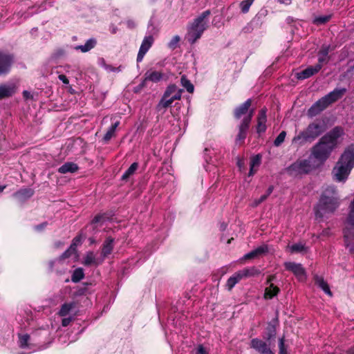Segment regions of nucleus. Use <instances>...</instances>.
<instances>
[{
	"instance_id": "nucleus-53",
	"label": "nucleus",
	"mask_w": 354,
	"mask_h": 354,
	"mask_svg": "<svg viewBox=\"0 0 354 354\" xmlns=\"http://www.w3.org/2000/svg\"><path fill=\"white\" fill-rule=\"evenodd\" d=\"M71 321H72L71 317L64 318L62 322V325L64 327L67 326L69 325V324L71 322Z\"/></svg>"
},
{
	"instance_id": "nucleus-49",
	"label": "nucleus",
	"mask_w": 354,
	"mask_h": 354,
	"mask_svg": "<svg viewBox=\"0 0 354 354\" xmlns=\"http://www.w3.org/2000/svg\"><path fill=\"white\" fill-rule=\"evenodd\" d=\"M126 24L127 27L130 29H133L136 26V23L133 19H128Z\"/></svg>"
},
{
	"instance_id": "nucleus-55",
	"label": "nucleus",
	"mask_w": 354,
	"mask_h": 354,
	"mask_svg": "<svg viewBox=\"0 0 354 354\" xmlns=\"http://www.w3.org/2000/svg\"><path fill=\"white\" fill-rule=\"evenodd\" d=\"M275 335V330L274 328H272L268 335V339H270L272 337H273Z\"/></svg>"
},
{
	"instance_id": "nucleus-1",
	"label": "nucleus",
	"mask_w": 354,
	"mask_h": 354,
	"mask_svg": "<svg viewBox=\"0 0 354 354\" xmlns=\"http://www.w3.org/2000/svg\"><path fill=\"white\" fill-rule=\"evenodd\" d=\"M344 134L342 128L336 127L322 136L311 150L310 158L323 164L337 146L338 139Z\"/></svg>"
},
{
	"instance_id": "nucleus-58",
	"label": "nucleus",
	"mask_w": 354,
	"mask_h": 354,
	"mask_svg": "<svg viewBox=\"0 0 354 354\" xmlns=\"http://www.w3.org/2000/svg\"><path fill=\"white\" fill-rule=\"evenodd\" d=\"M273 189H274L273 186H272V185H271V186H270V187H268V190H267V192H266V194L268 196H269L271 194V193L272 192Z\"/></svg>"
},
{
	"instance_id": "nucleus-26",
	"label": "nucleus",
	"mask_w": 354,
	"mask_h": 354,
	"mask_svg": "<svg viewBox=\"0 0 354 354\" xmlns=\"http://www.w3.org/2000/svg\"><path fill=\"white\" fill-rule=\"evenodd\" d=\"M315 283L327 295L331 296L332 292L330 290L328 283L324 280L323 277L318 275H315Z\"/></svg>"
},
{
	"instance_id": "nucleus-10",
	"label": "nucleus",
	"mask_w": 354,
	"mask_h": 354,
	"mask_svg": "<svg viewBox=\"0 0 354 354\" xmlns=\"http://www.w3.org/2000/svg\"><path fill=\"white\" fill-rule=\"evenodd\" d=\"M250 347L260 354H274L266 342L259 338H254L251 340Z\"/></svg>"
},
{
	"instance_id": "nucleus-51",
	"label": "nucleus",
	"mask_w": 354,
	"mask_h": 354,
	"mask_svg": "<svg viewBox=\"0 0 354 354\" xmlns=\"http://www.w3.org/2000/svg\"><path fill=\"white\" fill-rule=\"evenodd\" d=\"M196 354H208L207 351L205 349L203 345L198 346Z\"/></svg>"
},
{
	"instance_id": "nucleus-40",
	"label": "nucleus",
	"mask_w": 354,
	"mask_h": 354,
	"mask_svg": "<svg viewBox=\"0 0 354 354\" xmlns=\"http://www.w3.org/2000/svg\"><path fill=\"white\" fill-rule=\"evenodd\" d=\"M82 235H79V236H77L76 237H75L73 240V242L71 245V250H73V252H75L76 251V248L81 245L82 243Z\"/></svg>"
},
{
	"instance_id": "nucleus-57",
	"label": "nucleus",
	"mask_w": 354,
	"mask_h": 354,
	"mask_svg": "<svg viewBox=\"0 0 354 354\" xmlns=\"http://www.w3.org/2000/svg\"><path fill=\"white\" fill-rule=\"evenodd\" d=\"M100 65L104 68V69H106V66H108V64L106 63L105 60L104 59H101L100 60Z\"/></svg>"
},
{
	"instance_id": "nucleus-37",
	"label": "nucleus",
	"mask_w": 354,
	"mask_h": 354,
	"mask_svg": "<svg viewBox=\"0 0 354 354\" xmlns=\"http://www.w3.org/2000/svg\"><path fill=\"white\" fill-rule=\"evenodd\" d=\"M254 250L256 252L257 257H259L269 252V247L266 244H262L255 248Z\"/></svg>"
},
{
	"instance_id": "nucleus-22",
	"label": "nucleus",
	"mask_w": 354,
	"mask_h": 354,
	"mask_svg": "<svg viewBox=\"0 0 354 354\" xmlns=\"http://www.w3.org/2000/svg\"><path fill=\"white\" fill-rule=\"evenodd\" d=\"M330 46L328 45H324L322 46L320 50L318 53V63L322 64V66L324 64L328 63L329 60V57L328 56L329 53Z\"/></svg>"
},
{
	"instance_id": "nucleus-12",
	"label": "nucleus",
	"mask_w": 354,
	"mask_h": 354,
	"mask_svg": "<svg viewBox=\"0 0 354 354\" xmlns=\"http://www.w3.org/2000/svg\"><path fill=\"white\" fill-rule=\"evenodd\" d=\"M103 257H97L96 254L92 252H87L82 259V264L86 266H98L103 263Z\"/></svg>"
},
{
	"instance_id": "nucleus-56",
	"label": "nucleus",
	"mask_w": 354,
	"mask_h": 354,
	"mask_svg": "<svg viewBox=\"0 0 354 354\" xmlns=\"http://www.w3.org/2000/svg\"><path fill=\"white\" fill-rule=\"evenodd\" d=\"M275 279V276L274 275H270L268 277L267 279V282L266 283L268 285H270V283H272V281H274Z\"/></svg>"
},
{
	"instance_id": "nucleus-5",
	"label": "nucleus",
	"mask_w": 354,
	"mask_h": 354,
	"mask_svg": "<svg viewBox=\"0 0 354 354\" xmlns=\"http://www.w3.org/2000/svg\"><path fill=\"white\" fill-rule=\"evenodd\" d=\"M324 131V124L320 122H313L294 136L292 144L296 147H301L307 142H312Z\"/></svg>"
},
{
	"instance_id": "nucleus-15",
	"label": "nucleus",
	"mask_w": 354,
	"mask_h": 354,
	"mask_svg": "<svg viewBox=\"0 0 354 354\" xmlns=\"http://www.w3.org/2000/svg\"><path fill=\"white\" fill-rule=\"evenodd\" d=\"M328 107L324 99L322 97L315 102L308 111V115L315 117Z\"/></svg>"
},
{
	"instance_id": "nucleus-24",
	"label": "nucleus",
	"mask_w": 354,
	"mask_h": 354,
	"mask_svg": "<svg viewBox=\"0 0 354 354\" xmlns=\"http://www.w3.org/2000/svg\"><path fill=\"white\" fill-rule=\"evenodd\" d=\"M180 95L176 94V95H171L169 97H166L165 95H163L162 99L160 100L158 107L159 108H167L171 106V104L173 103L174 100H180Z\"/></svg>"
},
{
	"instance_id": "nucleus-8",
	"label": "nucleus",
	"mask_w": 354,
	"mask_h": 354,
	"mask_svg": "<svg viewBox=\"0 0 354 354\" xmlns=\"http://www.w3.org/2000/svg\"><path fill=\"white\" fill-rule=\"evenodd\" d=\"M284 266L286 270L291 271L299 281H304L306 279V271L301 263L286 262Z\"/></svg>"
},
{
	"instance_id": "nucleus-7",
	"label": "nucleus",
	"mask_w": 354,
	"mask_h": 354,
	"mask_svg": "<svg viewBox=\"0 0 354 354\" xmlns=\"http://www.w3.org/2000/svg\"><path fill=\"white\" fill-rule=\"evenodd\" d=\"M15 63L13 54L0 50V76L8 74Z\"/></svg>"
},
{
	"instance_id": "nucleus-18",
	"label": "nucleus",
	"mask_w": 354,
	"mask_h": 354,
	"mask_svg": "<svg viewBox=\"0 0 354 354\" xmlns=\"http://www.w3.org/2000/svg\"><path fill=\"white\" fill-rule=\"evenodd\" d=\"M267 121L266 109H262L259 113L257 118V130L259 133H263L266 130V122Z\"/></svg>"
},
{
	"instance_id": "nucleus-39",
	"label": "nucleus",
	"mask_w": 354,
	"mask_h": 354,
	"mask_svg": "<svg viewBox=\"0 0 354 354\" xmlns=\"http://www.w3.org/2000/svg\"><path fill=\"white\" fill-rule=\"evenodd\" d=\"M286 136V132L284 131H281L274 141V146H276V147L280 146L284 142Z\"/></svg>"
},
{
	"instance_id": "nucleus-30",
	"label": "nucleus",
	"mask_w": 354,
	"mask_h": 354,
	"mask_svg": "<svg viewBox=\"0 0 354 354\" xmlns=\"http://www.w3.org/2000/svg\"><path fill=\"white\" fill-rule=\"evenodd\" d=\"M241 279H242V278L239 272H235L232 276H231L226 283V287L228 290H231Z\"/></svg>"
},
{
	"instance_id": "nucleus-46",
	"label": "nucleus",
	"mask_w": 354,
	"mask_h": 354,
	"mask_svg": "<svg viewBox=\"0 0 354 354\" xmlns=\"http://www.w3.org/2000/svg\"><path fill=\"white\" fill-rule=\"evenodd\" d=\"M329 19H330L329 16L319 17L315 19V21L317 24H324V23L327 22L329 20Z\"/></svg>"
},
{
	"instance_id": "nucleus-31",
	"label": "nucleus",
	"mask_w": 354,
	"mask_h": 354,
	"mask_svg": "<svg viewBox=\"0 0 354 354\" xmlns=\"http://www.w3.org/2000/svg\"><path fill=\"white\" fill-rule=\"evenodd\" d=\"M183 90L180 88H178L177 86L175 84H170L167 86L166 88V91L164 93V95L166 97H169L171 95H176V94L180 95V98H181V94H182Z\"/></svg>"
},
{
	"instance_id": "nucleus-16",
	"label": "nucleus",
	"mask_w": 354,
	"mask_h": 354,
	"mask_svg": "<svg viewBox=\"0 0 354 354\" xmlns=\"http://www.w3.org/2000/svg\"><path fill=\"white\" fill-rule=\"evenodd\" d=\"M321 68H322V64H317L314 66H309L307 68L303 70L302 71L297 73V77L299 80L307 79V78L313 76V75L316 74L317 73H318Z\"/></svg>"
},
{
	"instance_id": "nucleus-41",
	"label": "nucleus",
	"mask_w": 354,
	"mask_h": 354,
	"mask_svg": "<svg viewBox=\"0 0 354 354\" xmlns=\"http://www.w3.org/2000/svg\"><path fill=\"white\" fill-rule=\"evenodd\" d=\"M180 39V38L178 35L173 37L171 41L168 43V47L173 50L176 48Z\"/></svg>"
},
{
	"instance_id": "nucleus-44",
	"label": "nucleus",
	"mask_w": 354,
	"mask_h": 354,
	"mask_svg": "<svg viewBox=\"0 0 354 354\" xmlns=\"http://www.w3.org/2000/svg\"><path fill=\"white\" fill-rule=\"evenodd\" d=\"M256 258H258V257L256 254V252H254V250H253L251 252L245 254L243 256V259L248 260V259H256Z\"/></svg>"
},
{
	"instance_id": "nucleus-64",
	"label": "nucleus",
	"mask_w": 354,
	"mask_h": 354,
	"mask_svg": "<svg viewBox=\"0 0 354 354\" xmlns=\"http://www.w3.org/2000/svg\"><path fill=\"white\" fill-rule=\"evenodd\" d=\"M322 234L324 236H328L329 234V230H323Z\"/></svg>"
},
{
	"instance_id": "nucleus-63",
	"label": "nucleus",
	"mask_w": 354,
	"mask_h": 354,
	"mask_svg": "<svg viewBox=\"0 0 354 354\" xmlns=\"http://www.w3.org/2000/svg\"><path fill=\"white\" fill-rule=\"evenodd\" d=\"M268 196L265 194L263 195H262L259 199H260V201H262L263 202Z\"/></svg>"
},
{
	"instance_id": "nucleus-38",
	"label": "nucleus",
	"mask_w": 354,
	"mask_h": 354,
	"mask_svg": "<svg viewBox=\"0 0 354 354\" xmlns=\"http://www.w3.org/2000/svg\"><path fill=\"white\" fill-rule=\"evenodd\" d=\"M252 4V0H244L240 3V8L243 13L248 12L250 7Z\"/></svg>"
},
{
	"instance_id": "nucleus-52",
	"label": "nucleus",
	"mask_w": 354,
	"mask_h": 354,
	"mask_svg": "<svg viewBox=\"0 0 354 354\" xmlns=\"http://www.w3.org/2000/svg\"><path fill=\"white\" fill-rule=\"evenodd\" d=\"M23 339H24V350L25 349V348L26 346H28L29 344V341H30V336L28 335H24V337H23Z\"/></svg>"
},
{
	"instance_id": "nucleus-4",
	"label": "nucleus",
	"mask_w": 354,
	"mask_h": 354,
	"mask_svg": "<svg viewBox=\"0 0 354 354\" xmlns=\"http://www.w3.org/2000/svg\"><path fill=\"white\" fill-rule=\"evenodd\" d=\"M211 12L209 10L203 12L189 24L186 35L187 40L192 44L201 38L203 32L208 28L209 17Z\"/></svg>"
},
{
	"instance_id": "nucleus-54",
	"label": "nucleus",
	"mask_w": 354,
	"mask_h": 354,
	"mask_svg": "<svg viewBox=\"0 0 354 354\" xmlns=\"http://www.w3.org/2000/svg\"><path fill=\"white\" fill-rule=\"evenodd\" d=\"M58 78L60 81H62L65 84H68L69 83L68 78L64 75H59L58 76Z\"/></svg>"
},
{
	"instance_id": "nucleus-61",
	"label": "nucleus",
	"mask_w": 354,
	"mask_h": 354,
	"mask_svg": "<svg viewBox=\"0 0 354 354\" xmlns=\"http://www.w3.org/2000/svg\"><path fill=\"white\" fill-rule=\"evenodd\" d=\"M262 203V201H260V199H255L253 202V206L254 207H257L258 206L259 204H261Z\"/></svg>"
},
{
	"instance_id": "nucleus-59",
	"label": "nucleus",
	"mask_w": 354,
	"mask_h": 354,
	"mask_svg": "<svg viewBox=\"0 0 354 354\" xmlns=\"http://www.w3.org/2000/svg\"><path fill=\"white\" fill-rule=\"evenodd\" d=\"M18 338H19V344L20 346H22V333H18Z\"/></svg>"
},
{
	"instance_id": "nucleus-28",
	"label": "nucleus",
	"mask_w": 354,
	"mask_h": 354,
	"mask_svg": "<svg viewBox=\"0 0 354 354\" xmlns=\"http://www.w3.org/2000/svg\"><path fill=\"white\" fill-rule=\"evenodd\" d=\"M241 278L254 277L260 274L259 270L255 267L245 268L239 271Z\"/></svg>"
},
{
	"instance_id": "nucleus-6",
	"label": "nucleus",
	"mask_w": 354,
	"mask_h": 354,
	"mask_svg": "<svg viewBox=\"0 0 354 354\" xmlns=\"http://www.w3.org/2000/svg\"><path fill=\"white\" fill-rule=\"evenodd\" d=\"M313 167L308 160H298L287 169V173L292 176L306 174L312 170Z\"/></svg>"
},
{
	"instance_id": "nucleus-47",
	"label": "nucleus",
	"mask_w": 354,
	"mask_h": 354,
	"mask_svg": "<svg viewBox=\"0 0 354 354\" xmlns=\"http://www.w3.org/2000/svg\"><path fill=\"white\" fill-rule=\"evenodd\" d=\"M104 216L102 215H97L96 216H95V218H93V220L92 221V225H95L102 221H104Z\"/></svg>"
},
{
	"instance_id": "nucleus-9",
	"label": "nucleus",
	"mask_w": 354,
	"mask_h": 354,
	"mask_svg": "<svg viewBox=\"0 0 354 354\" xmlns=\"http://www.w3.org/2000/svg\"><path fill=\"white\" fill-rule=\"evenodd\" d=\"M254 114V110H250L248 114L243 119L239 127V133L236 140L239 141L243 140L246 137V133L249 128L250 123Z\"/></svg>"
},
{
	"instance_id": "nucleus-3",
	"label": "nucleus",
	"mask_w": 354,
	"mask_h": 354,
	"mask_svg": "<svg viewBox=\"0 0 354 354\" xmlns=\"http://www.w3.org/2000/svg\"><path fill=\"white\" fill-rule=\"evenodd\" d=\"M354 167V145H351L344 150L339 160L333 169L335 180L345 181Z\"/></svg>"
},
{
	"instance_id": "nucleus-35",
	"label": "nucleus",
	"mask_w": 354,
	"mask_h": 354,
	"mask_svg": "<svg viewBox=\"0 0 354 354\" xmlns=\"http://www.w3.org/2000/svg\"><path fill=\"white\" fill-rule=\"evenodd\" d=\"M138 167V164L137 162H133V164H131V165L122 176V180H127L132 174H134V172L137 170Z\"/></svg>"
},
{
	"instance_id": "nucleus-32",
	"label": "nucleus",
	"mask_w": 354,
	"mask_h": 354,
	"mask_svg": "<svg viewBox=\"0 0 354 354\" xmlns=\"http://www.w3.org/2000/svg\"><path fill=\"white\" fill-rule=\"evenodd\" d=\"M287 248L291 253H301L307 250L305 244L302 243H297L291 245H288Z\"/></svg>"
},
{
	"instance_id": "nucleus-14",
	"label": "nucleus",
	"mask_w": 354,
	"mask_h": 354,
	"mask_svg": "<svg viewBox=\"0 0 354 354\" xmlns=\"http://www.w3.org/2000/svg\"><path fill=\"white\" fill-rule=\"evenodd\" d=\"M17 90L18 87L14 83L1 84L0 100L12 97L17 93Z\"/></svg>"
},
{
	"instance_id": "nucleus-21",
	"label": "nucleus",
	"mask_w": 354,
	"mask_h": 354,
	"mask_svg": "<svg viewBox=\"0 0 354 354\" xmlns=\"http://www.w3.org/2000/svg\"><path fill=\"white\" fill-rule=\"evenodd\" d=\"M165 75L159 71H148L145 74V80L153 82H158L164 79Z\"/></svg>"
},
{
	"instance_id": "nucleus-23",
	"label": "nucleus",
	"mask_w": 354,
	"mask_h": 354,
	"mask_svg": "<svg viewBox=\"0 0 354 354\" xmlns=\"http://www.w3.org/2000/svg\"><path fill=\"white\" fill-rule=\"evenodd\" d=\"M77 170L78 166L77 164L72 162H67L59 167L58 172L64 174L67 173H75Z\"/></svg>"
},
{
	"instance_id": "nucleus-36",
	"label": "nucleus",
	"mask_w": 354,
	"mask_h": 354,
	"mask_svg": "<svg viewBox=\"0 0 354 354\" xmlns=\"http://www.w3.org/2000/svg\"><path fill=\"white\" fill-rule=\"evenodd\" d=\"M180 82L182 86L186 88V90L189 93H193L194 87L193 84L191 83V82L187 79V77L185 75H183L180 79Z\"/></svg>"
},
{
	"instance_id": "nucleus-50",
	"label": "nucleus",
	"mask_w": 354,
	"mask_h": 354,
	"mask_svg": "<svg viewBox=\"0 0 354 354\" xmlns=\"http://www.w3.org/2000/svg\"><path fill=\"white\" fill-rule=\"evenodd\" d=\"M75 252H73L72 250H71V247L66 250L65 251L62 255V259H65V258H68L73 253H75Z\"/></svg>"
},
{
	"instance_id": "nucleus-2",
	"label": "nucleus",
	"mask_w": 354,
	"mask_h": 354,
	"mask_svg": "<svg viewBox=\"0 0 354 354\" xmlns=\"http://www.w3.org/2000/svg\"><path fill=\"white\" fill-rule=\"evenodd\" d=\"M339 198L334 187H328L322 193L319 203L315 207L316 218H322L333 213L339 207Z\"/></svg>"
},
{
	"instance_id": "nucleus-48",
	"label": "nucleus",
	"mask_w": 354,
	"mask_h": 354,
	"mask_svg": "<svg viewBox=\"0 0 354 354\" xmlns=\"http://www.w3.org/2000/svg\"><path fill=\"white\" fill-rule=\"evenodd\" d=\"M34 191L32 189H24V198H30L33 195Z\"/></svg>"
},
{
	"instance_id": "nucleus-25",
	"label": "nucleus",
	"mask_w": 354,
	"mask_h": 354,
	"mask_svg": "<svg viewBox=\"0 0 354 354\" xmlns=\"http://www.w3.org/2000/svg\"><path fill=\"white\" fill-rule=\"evenodd\" d=\"M97 44V41L94 38H91L86 41L84 45L76 46L75 49L81 50L82 53H86L93 49Z\"/></svg>"
},
{
	"instance_id": "nucleus-20",
	"label": "nucleus",
	"mask_w": 354,
	"mask_h": 354,
	"mask_svg": "<svg viewBox=\"0 0 354 354\" xmlns=\"http://www.w3.org/2000/svg\"><path fill=\"white\" fill-rule=\"evenodd\" d=\"M252 101L250 99L247 100L244 103L238 106L234 111V116L236 119H239L243 115L250 112L249 108L251 106Z\"/></svg>"
},
{
	"instance_id": "nucleus-19",
	"label": "nucleus",
	"mask_w": 354,
	"mask_h": 354,
	"mask_svg": "<svg viewBox=\"0 0 354 354\" xmlns=\"http://www.w3.org/2000/svg\"><path fill=\"white\" fill-rule=\"evenodd\" d=\"M113 239L109 237L103 243L100 257H103V261L113 251Z\"/></svg>"
},
{
	"instance_id": "nucleus-42",
	"label": "nucleus",
	"mask_w": 354,
	"mask_h": 354,
	"mask_svg": "<svg viewBox=\"0 0 354 354\" xmlns=\"http://www.w3.org/2000/svg\"><path fill=\"white\" fill-rule=\"evenodd\" d=\"M279 354H287V349L285 346V340L283 337L280 338L279 340Z\"/></svg>"
},
{
	"instance_id": "nucleus-29",
	"label": "nucleus",
	"mask_w": 354,
	"mask_h": 354,
	"mask_svg": "<svg viewBox=\"0 0 354 354\" xmlns=\"http://www.w3.org/2000/svg\"><path fill=\"white\" fill-rule=\"evenodd\" d=\"M279 292V288L275 286L273 283H270L268 287L265 289L264 298L266 299H270Z\"/></svg>"
},
{
	"instance_id": "nucleus-45",
	"label": "nucleus",
	"mask_w": 354,
	"mask_h": 354,
	"mask_svg": "<svg viewBox=\"0 0 354 354\" xmlns=\"http://www.w3.org/2000/svg\"><path fill=\"white\" fill-rule=\"evenodd\" d=\"M260 157L259 155H257L255 157H254L251 162H250V166L251 167H258L260 165Z\"/></svg>"
},
{
	"instance_id": "nucleus-34",
	"label": "nucleus",
	"mask_w": 354,
	"mask_h": 354,
	"mask_svg": "<svg viewBox=\"0 0 354 354\" xmlns=\"http://www.w3.org/2000/svg\"><path fill=\"white\" fill-rule=\"evenodd\" d=\"M84 277V270L82 268H78L73 271L71 277V280L74 283L80 281Z\"/></svg>"
},
{
	"instance_id": "nucleus-62",
	"label": "nucleus",
	"mask_w": 354,
	"mask_h": 354,
	"mask_svg": "<svg viewBox=\"0 0 354 354\" xmlns=\"http://www.w3.org/2000/svg\"><path fill=\"white\" fill-rule=\"evenodd\" d=\"M110 30L113 34H115L117 32V28L114 26H111L110 28Z\"/></svg>"
},
{
	"instance_id": "nucleus-60",
	"label": "nucleus",
	"mask_w": 354,
	"mask_h": 354,
	"mask_svg": "<svg viewBox=\"0 0 354 354\" xmlns=\"http://www.w3.org/2000/svg\"><path fill=\"white\" fill-rule=\"evenodd\" d=\"M262 203V201H260V199H255L253 202V206L254 207H257L258 206L259 204H261Z\"/></svg>"
},
{
	"instance_id": "nucleus-33",
	"label": "nucleus",
	"mask_w": 354,
	"mask_h": 354,
	"mask_svg": "<svg viewBox=\"0 0 354 354\" xmlns=\"http://www.w3.org/2000/svg\"><path fill=\"white\" fill-rule=\"evenodd\" d=\"M75 306L74 302L65 303L62 306L59 311V315L62 317L67 315L69 312Z\"/></svg>"
},
{
	"instance_id": "nucleus-11",
	"label": "nucleus",
	"mask_w": 354,
	"mask_h": 354,
	"mask_svg": "<svg viewBox=\"0 0 354 354\" xmlns=\"http://www.w3.org/2000/svg\"><path fill=\"white\" fill-rule=\"evenodd\" d=\"M154 41V39L153 36L149 35L144 37L141 46L140 47L138 56H137V62H140L143 59L144 56L151 47Z\"/></svg>"
},
{
	"instance_id": "nucleus-13",
	"label": "nucleus",
	"mask_w": 354,
	"mask_h": 354,
	"mask_svg": "<svg viewBox=\"0 0 354 354\" xmlns=\"http://www.w3.org/2000/svg\"><path fill=\"white\" fill-rule=\"evenodd\" d=\"M346 92V89L344 88H335L333 91L330 92L325 96L322 97L328 106L333 102H335L338 100L342 97L344 93Z\"/></svg>"
},
{
	"instance_id": "nucleus-17",
	"label": "nucleus",
	"mask_w": 354,
	"mask_h": 354,
	"mask_svg": "<svg viewBox=\"0 0 354 354\" xmlns=\"http://www.w3.org/2000/svg\"><path fill=\"white\" fill-rule=\"evenodd\" d=\"M344 241L346 248L354 253V231L351 229L344 230Z\"/></svg>"
},
{
	"instance_id": "nucleus-43",
	"label": "nucleus",
	"mask_w": 354,
	"mask_h": 354,
	"mask_svg": "<svg viewBox=\"0 0 354 354\" xmlns=\"http://www.w3.org/2000/svg\"><path fill=\"white\" fill-rule=\"evenodd\" d=\"M107 72H116L119 73L122 71V66H120L118 67H114L111 65L108 64V66H106V69Z\"/></svg>"
},
{
	"instance_id": "nucleus-27",
	"label": "nucleus",
	"mask_w": 354,
	"mask_h": 354,
	"mask_svg": "<svg viewBox=\"0 0 354 354\" xmlns=\"http://www.w3.org/2000/svg\"><path fill=\"white\" fill-rule=\"evenodd\" d=\"M120 124V121L116 120L112 123L111 126L109 128L106 133H105L103 140L105 142H109L113 137L115 135V130L118 125Z\"/></svg>"
}]
</instances>
